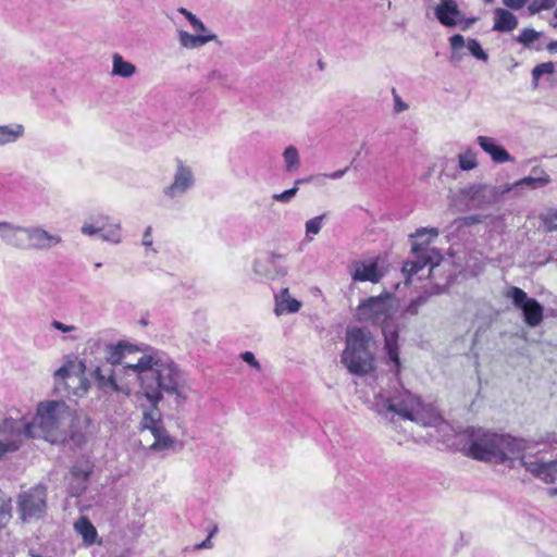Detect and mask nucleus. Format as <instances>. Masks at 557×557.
<instances>
[{"label":"nucleus","instance_id":"nucleus-3","mask_svg":"<svg viewBox=\"0 0 557 557\" xmlns=\"http://www.w3.org/2000/svg\"><path fill=\"white\" fill-rule=\"evenodd\" d=\"M462 451L481 461L506 462L520 458L521 444L508 434H498L482 428H468L460 434Z\"/></svg>","mask_w":557,"mask_h":557},{"label":"nucleus","instance_id":"nucleus-15","mask_svg":"<svg viewBox=\"0 0 557 557\" xmlns=\"http://www.w3.org/2000/svg\"><path fill=\"white\" fill-rule=\"evenodd\" d=\"M506 296L511 298L513 305L522 310L527 325L535 327L541 324L544 309L537 300L528 297L524 290L516 286L511 287Z\"/></svg>","mask_w":557,"mask_h":557},{"label":"nucleus","instance_id":"nucleus-6","mask_svg":"<svg viewBox=\"0 0 557 557\" xmlns=\"http://www.w3.org/2000/svg\"><path fill=\"white\" fill-rule=\"evenodd\" d=\"M376 342L372 334L362 327H351L346 333V347L342 362L355 375H366L374 370Z\"/></svg>","mask_w":557,"mask_h":557},{"label":"nucleus","instance_id":"nucleus-1","mask_svg":"<svg viewBox=\"0 0 557 557\" xmlns=\"http://www.w3.org/2000/svg\"><path fill=\"white\" fill-rule=\"evenodd\" d=\"M126 369H132L149 404H160L168 398L172 409L178 412L188 401L191 391L188 375L164 352L152 350L144 354Z\"/></svg>","mask_w":557,"mask_h":557},{"label":"nucleus","instance_id":"nucleus-11","mask_svg":"<svg viewBox=\"0 0 557 557\" xmlns=\"http://www.w3.org/2000/svg\"><path fill=\"white\" fill-rule=\"evenodd\" d=\"M47 508V490L37 485L18 495L17 510L23 521L39 519Z\"/></svg>","mask_w":557,"mask_h":557},{"label":"nucleus","instance_id":"nucleus-57","mask_svg":"<svg viewBox=\"0 0 557 557\" xmlns=\"http://www.w3.org/2000/svg\"><path fill=\"white\" fill-rule=\"evenodd\" d=\"M178 12L182 13L188 21H190V15H194L191 12H189L185 8H180Z\"/></svg>","mask_w":557,"mask_h":557},{"label":"nucleus","instance_id":"nucleus-55","mask_svg":"<svg viewBox=\"0 0 557 557\" xmlns=\"http://www.w3.org/2000/svg\"><path fill=\"white\" fill-rule=\"evenodd\" d=\"M475 21H476L475 17H471V18L463 17V22L458 25L461 27L462 30H467Z\"/></svg>","mask_w":557,"mask_h":557},{"label":"nucleus","instance_id":"nucleus-23","mask_svg":"<svg viewBox=\"0 0 557 557\" xmlns=\"http://www.w3.org/2000/svg\"><path fill=\"white\" fill-rule=\"evenodd\" d=\"M54 379L58 383L60 381H64L66 386H70L71 384H77V386H75L73 389L74 396H83L89 388V382L87 379L71 374V371L66 367H61L58 369L54 373Z\"/></svg>","mask_w":557,"mask_h":557},{"label":"nucleus","instance_id":"nucleus-8","mask_svg":"<svg viewBox=\"0 0 557 557\" xmlns=\"http://www.w3.org/2000/svg\"><path fill=\"white\" fill-rule=\"evenodd\" d=\"M71 420L69 406L62 400H51L40 403L37 407V413L27 420L32 429L29 435L32 438L44 437L47 441H55V432L65 428Z\"/></svg>","mask_w":557,"mask_h":557},{"label":"nucleus","instance_id":"nucleus-27","mask_svg":"<svg viewBox=\"0 0 557 557\" xmlns=\"http://www.w3.org/2000/svg\"><path fill=\"white\" fill-rule=\"evenodd\" d=\"M111 222L109 215L99 213L90 216L89 222H85L81 228V232L87 236H94L99 234L107 225Z\"/></svg>","mask_w":557,"mask_h":557},{"label":"nucleus","instance_id":"nucleus-45","mask_svg":"<svg viewBox=\"0 0 557 557\" xmlns=\"http://www.w3.org/2000/svg\"><path fill=\"white\" fill-rule=\"evenodd\" d=\"M141 244L147 249V252L149 250H151L153 253L157 252V250L154 248H152L153 240H152V227L151 226H148L145 230V232L143 234Z\"/></svg>","mask_w":557,"mask_h":557},{"label":"nucleus","instance_id":"nucleus-63","mask_svg":"<svg viewBox=\"0 0 557 557\" xmlns=\"http://www.w3.org/2000/svg\"><path fill=\"white\" fill-rule=\"evenodd\" d=\"M554 27H557V22L552 23Z\"/></svg>","mask_w":557,"mask_h":557},{"label":"nucleus","instance_id":"nucleus-29","mask_svg":"<svg viewBox=\"0 0 557 557\" xmlns=\"http://www.w3.org/2000/svg\"><path fill=\"white\" fill-rule=\"evenodd\" d=\"M480 145L496 163H504L512 160L510 154L503 147L497 145L496 141H480Z\"/></svg>","mask_w":557,"mask_h":557},{"label":"nucleus","instance_id":"nucleus-13","mask_svg":"<svg viewBox=\"0 0 557 557\" xmlns=\"http://www.w3.org/2000/svg\"><path fill=\"white\" fill-rule=\"evenodd\" d=\"M519 460L534 478L546 484H557V460H546L542 454H523Z\"/></svg>","mask_w":557,"mask_h":557},{"label":"nucleus","instance_id":"nucleus-24","mask_svg":"<svg viewBox=\"0 0 557 557\" xmlns=\"http://www.w3.org/2000/svg\"><path fill=\"white\" fill-rule=\"evenodd\" d=\"M493 30L499 33H510L518 26L517 16L509 10L497 8L494 10Z\"/></svg>","mask_w":557,"mask_h":557},{"label":"nucleus","instance_id":"nucleus-44","mask_svg":"<svg viewBox=\"0 0 557 557\" xmlns=\"http://www.w3.org/2000/svg\"><path fill=\"white\" fill-rule=\"evenodd\" d=\"M449 44L453 50V58L460 59V57L457 55V51L465 46V37L462 35L456 34L449 38Z\"/></svg>","mask_w":557,"mask_h":557},{"label":"nucleus","instance_id":"nucleus-35","mask_svg":"<svg viewBox=\"0 0 557 557\" xmlns=\"http://www.w3.org/2000/svg\"><path fill=\"white\" fill-rule=\"evenodd\" d=\"M98 235L104 242L119 244L121 242V224L119 222H110Z\"/></svg>","mask_w":557,"mask_h":557},{"label":"nucleus","instance_id":"nucleus-54","mask_svg":"<svg viewBox=\"0 0 557 557\" xmlns=\"http://www.w3.org/2000/svg\"><path fill=\"white\" fill-rule=\"evenodd\" d=\"M313 233V219L306 222V239L311 240V234Z\"/></svg>","mask_w":557,"mask_h":557},{"label":"nucleus","instance_id":"nucleus-60","mask_svg":"<svg viewBox=\"0 0 557 557\" xmlns=\"http://www.w3.org/2000/svg\"><path fill=\"white\" fill-rule=\"evenodd\" d=\"M323 216H319V218L315 216V228H314L315 234L319 233V220H321Z\"/></svg>","mask_w":557,"mask_h":557},{"label":"nucleus","instance_id":"nucleus-58","mask_svg":"<svg viewBox=\"0 0 557 557\" xmlns=\"http://www.w3.org/2000/svg\"><path fill=\"white\" fill-rule=\"evenodd\" d=\"M344 173H345V170H341V171H336V172H334V173H333V174H331L330 176H331L332 178H339V177H342V176L344 175Z\"/></svg>","mask_w":557,"mask_h":557},{"label":"nucleus","instance_id":"nucleus-30","mask_svg":"<svg viewBox=\"0 0 557 557\" xmlns=\"http://www.w3.org/2000/svg\"><path fill=\"white\" fill-rule=\"evenodd\" d=\"M215 35H191L186 30L180 32V41L183 47L193 49L213 40Z\"/></svg>","mask_w":557,"mask_h":557},{"label":"nucleus","instance_id":"nucleus-31","mask_svg":"<svg viewBox=\"0 0 557 557\" xmlns=\"http://www.w3.org/2000/svg\"><path fill=\"white\" fill-rule=\"evenodd\" d=\"M109 346V342L101 337H92L87 341L85 351L91 356H95V359H99L102 361L106 350Z\"/></svg>","mask_w":557,"mask_h":557},{"label":"nucleus","instance_id":"nucleus-38","mask_svg":"<svg viewBox=\"0 0 557 557\" xmlns=\"http://www.w3.org/2000/svg\"><path fill=\"white\" fill-rule=\"evenodd\" d=\"M458 161L459 168L463 171L473 170L478 165L476 153L471 150L460 153L458 156Z\"/></svg>","mask_w":557,"mask_h":557},{"label":"nucleus","instance_id":"nucleus-43","mask_svg":"<svg viewBox=\"0 0 557 557\" xmlns=\"http://www.w3.org/2000/svg\"><path fill=\"white\" fill-rule=\"evenodd\" d=\"M393 95V101H394V113L399 114L401 112H405L409 109V104L406 103L401 97L398 95L395 88L392 89Z\"/></svg>","mask_w":557,"mask_h":557},{"label":"nucleus","instance_id":"nucleus-40","mask_svg":"<svg viewBox=\"0 0 557 557\" xmlns=\"http://www.w3.org/2000/svg\"><path fill=\"white\" fill-rule=\"evenodd\" d=\"M557 3V0H533L528 7L529 15H535L541 11H547L553 9Z\"/></svg>","mask_w":557,"mask_h":557},{"label":"nucleus","instance_id":"nucleus-28","mask_svg":"<svg viewBox=\"0 0 557 557\" xmlns=\"http://www.w3.org/2000/svg\"><path fill=\"white\" fill-rule=\"evenodd\" d=\"M76 532L83 537L86 545L95 543L97 537V530L94 524L86 517H81L74 524Z\"/></svg>","mask_w":557,"mask_h":557},{"label":"nucleus","instance_id":"nucleus-4","mask_svg":"<svg viewBox=\"0 0 557 557\" xmlns=\"http://www.w3.org/2000/svg\"><path fill=\"white\" fill-rule=\"evenodd\" d=\"M398 310L399 301L388 293L369 297L357 308L359 321L381 326L387 356L396 368L400 366L397 344L398 324L396 323Z\"/></svg>","mask_w":557,"mask_h":557},{"label":"nucleus","instance_id":"nucleus-52","mask_svg":"<svg viewBox=\"0 0 557 557\" xmlns=\"http://www.w3.org/2000/svg\"><path fill=\"white\" fill-rule=\"evenodd\" d=\"M213 547V543H212V540L210 537L207 536V539L205 541H202L201 543H198L194 546V548L196 550H199V549H210Z\"/></svg>","mask_w":557,"mask_h":557},{"label":"nucleus","instance_id":"nucleus-9","mask_svg":"<svg viewBox=\"0 0 557 557\" xmlns=\"http://www.w3.org/2000/svg\"><path fill=\"white\" fill-rule=\"evenodd\" d=\"M505 196L503 186L474 184L458 190H450L449 207L458 212L479 210L494 205Z\"/></svg>","mask_w":557,"mask_h":557},{"label":"nucleus","instance_id":"nucleus-25","mask_svg":"<svg viewBox=\"0 0 557 557\" xmlns=\"http://www.w3.org/2000/svg\"><path fill=\"white\" fill-rule=\"evenodd\" d=\"M150 408L143 412V419L140 422L141 431L153 432L154 429H159L162 425L161 412L159 409L160 404H149Z\"/></svg>","mask_w":557,"mask_h":557},{"label":"nucleus","instance_id":"nucleus-34","mask_svg":"<svg viewBox=\"0 0 557 557\" xmlns=\"http://www.w3.org/2000/svg\"><path fill=\"white\" fill-rule=\"evenodd\" d=\"M112 73L121 77H129L135 73V66L125 62L123 58L116 53L113 55Z\"/></svg>","mask_w":557,"mask_h":557},{"label":"nucleus","instance_id":"nucleus-32","mask_svg":"<svg viewBox=\"0 0 557 557\" xmlns=\"http://www.w3.org/2000/svg\"><path fill=\"white\" fill-rule=\"evenodd\" d=\"M542 33L533 28H523L520 34L515 38L517 42L522 45L524 48H535L540 50L541 47H535L534 44L541 38Z\"/></svg>","mask_w":557,"mask_h":557},{"label":"nucleus","instance_id":"nucleus-2","mask_svg":"<svg viewBox=\"0 0 557 557\" xmlns=\"http://www.w3.org/2000/svg\"><path fill=\"white\" fill-rule=\"evenodd\" d=\"M372 409L382 419L392 423L409 420L423 426H436L442 422V416L433 405L422 404L420 398L408 389L397 391L393 395L377 393Z\"/></svg>","mask_w":557,"mask_h":557},{"label":"nucleus","instance_id":"nucleus-14","mask_svg":"<svg viewBox=\"0 0 557 557\" xmlns=\"http://www.w3.org/2000/svg\"><path fill=\"white\" fill-rule=\"evenodd\" d=\"M195 184L196 178L191 168L177 160L173 180L169 186L163 188V196L171 201H177L189 193Z\"/></svg>","mask_w":557,"mask_h":557},{"label":"nucleus","instance_id":"nucleus-18","mask_svg":"<svg viewBox=\"0 0 557 557\" xmlns=\"http://www.w3.org/2000/svg\"><path fill=\"white\" fill-rule=\"evenodd\" d=\"M433 11L437 21L445 27H455L463 22V14L455 0H440Z\"/></svg>","mask_w":557,"mask_h":557},{"label":"nucleus","instance_id":"nucleus-17","mask_svg":"<svg viewBox=\"0 0 557 557\" xmlns=\"http://www.w3.org/2000/svg\"><path fill=\"white\" fill-rule=\"evenodd\" d=\"M140 350L141 349L137 345L125 341H120L116 344L109 343L104 357L100 363L110 364L113 368H121L122 366L128 364L127 362H124V359L128 355Z\"/></svg>","mask_w":557,"mask_h":557},{"label":"nucleus","instance_id":"nucleus-21","mask_svg":"<svg viewBox=\"0 0 557 557\" xmlns=\"http://www.w3.org/2000/svg\"><path fill=\"white\" fill-rule=\"evenodd\" d=\"M61 243L57 234L48 233L40 227H28V249L45 250Z\"/></svg>","mask_w":557,"mask_h":557},{"label":"nucleus","instance_id":"nucleus-20","mask_svg":"<svg viewBox=\"0 0 557 557\" xmlns=\"http://www.w3.org/2000/svg\"><path fill=\"white\" fill-rule=\"evenodd\" d=\"M0 237L9 246L28 249V228L0 222Z\"/></svg>","mask_w":557,"mask_h":557},{"label":"nucleus","instance_id":"nucleus-53","mask_svg":"<svg viewBox=\"0 0 557 557\" xmlns=\"http://www.w3.org/2000/svg\"><path fill=\"white\" fill-rule=\"evenodd\" d=\"M482 220H483L482 215H479V214H476V215H470V216H466V218L463 219V223H465L466 225H472V224L481 223V222H482Z\"/></svg>","mask_w":557,"mask_h":557},{"label":"nucleus","instance_id":"nucleus-56","mask_svg":"<svg viewBox=\"0 0 557 557\" xmlns=\"http://www.w3.org/2000/svg\"><path fill=\"white\" fill-rule=\"evenodd\" d=\"M546 49L552 53L557 52V40L549 42Z\"/></svg>","mask_w":557,"mask_h":557},{"label":"nucleus","instance_id":"nucleus-37","mask_svg":"<svg viewBox=\"0 0 557 557\" xmlns=\"http://www.w3.org/2000/svg\"><path fill=\"white\" fill-rule=\"evenodd\" d=\"M285 166L288 172H293L298 169L299 157L298 151L294 146H289L285 149L284 153Z\"/></svg>","mask_w":557,"mask_h":557},{"label":"nucleus","instance_id":"nucleus-64","mask_svg":"<svg viewBox=\"0 0 557 557\" xmlns=\"http://www.w3.org/2000/svg\"><path fill=\"white\" fill-rule=\"evenodd\" d=\"M484 1L487 2V3H491L493 0H484Z\"/></svg>","mask_w":557,"mask_h":557},{"label":"nucleus","instance_id":"nucleus-59","mask_svg":"<svg viewBox=\"0 0 557 557\" xmlns=\"http://www.w3.org/2000/svg\"><path fill=\"white\" fill-rule=\"evenodd\" d=\"M216 532H218V525H213L211 531L208 534V537H210L212 540V537L216 534Z\"/></svg>","mask_w":557,"mask_h":557},{"label":"nucleus","instance_id":"nucleus-47","mask_svg":"<svg viewBox=\"0 0 557 557\" xmlns=\"http://www.w3.org/2000/svg\"><path fill=\"white\" fill-rule=\"evenodd\" d=\"M425 302V298L423 297H419L414 300H412L409 306L407 307L406 311L411 314V315H414L419 312V308Z\"/></svg>","mask_w":557,"mask_h":557},{"label":"nucleus","instance_id":"nucleus-51","mask_svg":"<svg viewBox=\"0 0 557 557\" xmlns=\"http://www.w3.org/2000/svg\"><path fill=\"white\" fill-rule=\"evenodd\" d=\"M189 23L191 24L193 28L197 32V33H203L206 32V27L203 25V23L196 17V15H190V21Z\"/></svg>","mask_w":557,"mask_h":557},{"label":"nucleus","instance_id":"nucleus-33","mask_svg":"<svg viewBox=\"0 0 557 557\" xmlns=\"http://www.w3.org/2000/svg\"><path fill=\"white\" fill-rule=\"evenodd\" d=\"M12 518V499L0 490V531Z\"/></svg>","mask_w":557,"mask_h":557},{"label":"nucleus","instance_id":"nucleus-12","mask_svg":"<svg viewBox=\"0 0 557 557\" xmlns=\"http://www.w3.org/2000/svg\"><path fill=\"white\" fill-rule=\"evenodd\" d=\"M252 272L259 278L275 280L282 277L287 273L285 258L280 253L262 251L252 262Z\"/></svg>","mask_w":557,"mask_h":557},{"label":"nucleus","instance_id":"nucleus-50","mask_svg":"<svg viewBox=\"0 0 557 557\" xmlns=\"http://www.w3.org/2000/svg\"><path fill=\"white\" fill-rule=\"evenodd\" d=\"M505 7L511 10H520L528 4V0H503Z\"/></svg>","mask_w":557,"mask_h":557},{"label":"nucleus","instance_id":"nucleus-7","mask_svg":"<svg viewBox=\"0 0 557 557\" xmlns=\"http://www.w3.org/2000/svg\"><path fill=\"white\" fill-rule=\"evenodd\" d=\"M438 236L437 228H420L414 235H411V251L413 259L405 262L403 273L406 281L411 280L413 275L419 278L428 277L442 260L441 253L430 247L433 239Z\"/></svg>","mask_w":557,"mask_h":557},{"label":"nucleus","instance_id":"nucleus-62","mask_svg":"<svg viewBox=\"0 0 557 557\" xmlns=\"http://www.w3.org/2000/svg\"><path fill=\"white\" fill-rule=\"evenodd\" d=\"M476 139L483 140V139H488V138L484 137V136H479Z\"/></svg>","mask_w":557,"mask_h":557},{"label":"nucleus","instance_id":"nucleus-42","mask_svg":"<svg viewBox=\"0 0 557 557\" xmlns=\"http://www.w3.org/2000/svg\"><path fill=\"white\" fill-rule=\"evenodd\" d=\"M23 126L15 125L14 127L0 126V139L17 138L23 135Z\"/></svg>","mask_w":557,"mask_h":557},{"label":"nucleus","instance_id":"nucleus-49","mask_svg":"<svg viewBox=\"0 0 557 557\" xmlns=\"http://www.w3.org/2000/svg\"><path fill=\"white\" fill-rule=\"evenodd\" d=\"M545 225L548 231H557V213L549 212L544 219Z\"/></svg>","mask_w":557,"mask_h":557},{"label":"nucleus","instance_id":"nucleus-19","mask_svg":"<svg viewBox=\"0 0 557 557\" xmlns=\"http://www.w3.org/2000/svg\"><path fill=\"white\" fill-rule=\"evenodd\" d=\"M354 281L377 283L383 276L377 261H355L349 265Z\"/></svg>","mask_w":557,"mask_h":557},{"label":"nucleus","instance_id":"nucleus-46","mask_svg":"<svg viewBox=\"0 0 557 557\" xmlns=\"http://www.w3.org/2000/svg\"><path fill=\"white\" fill-rule=\"evenodd\" d=\"M240 358L244 362L248 363L250 367H252L256 370L261 369L260 362L256 359L253 352L251 351H245L240 354Z\"/></svg>","mask_w":557,"mask_h":557},{"label":"nucleus","instance_id":"nucleus-39","mask_svg":"<svg viewBox=\"0 0 557 557\" xmlns=\"http://www.w3.org/2000/svg\"><path fill=\"white\" fill-rule=\"evenodd\" d=\"M555 71V64L553 62H544L536 65L532 71L533 86L534 88L539 85V79L545 74H552Z\"/></svg>","mask_w":557,"mask_h":557},{"label":"nucleus","instance_id":"nucleus-22","mask_svg":"<svg viewBox=\"0 0 557 557\" xmlns=\"http://www.w3.org/2000/svg\"><path fill=\"white\" fill-rule=\"evenodd\" d=\"M274 314L276 317L296 313L302 306L299 300L289 294V289L287 287L282 288L274 295Z\"/></svg>","mask_w":557,"mask_h":557},{"label":"nucleus","instance_id":"nucleus-5","mask_svg":"<svg viewBox=\"0 0 557 557\" xmlns=\"http://www.w3.org/2000/svg\"><path fill=\"white\" fill-rule=\"evenodd\" d=\"M127 366L113 368L110 364L99 363L90 372L95 385L104 396L108 411L121 413L123 405L131 396L132 388L125 377L132 374V369H126Z\"/></svg>","mask_w":557,"mask_h":557},{"label":"nucleus","instance_id":"nucleus-36","mask_svg":"<svg viewBox=\"0 0 557 557\" xmlns=\"http://www.w3.org/2000/svg\"><path fill=\"white\" fill-rule=\"evenodd\" d=\"M308 182V180H297L295 181V184L292 188L286 189L280 194H274L272 196L273 200L282 202V203H288L292 201V199L297 195L299 190V185Z\"/></svg>","mask_w":557,"mask_h":557},{"label":"nucleus","instance_id":"nucleus-48","mask_svg":"<svg viewBox=\"0 0 557 557\" xmlns=\"http://www.w3.org/2000/svg\"><path fill=\"white\" fill-rule=\"evenodd\" d=\"M51 327H53L62 333H71V332H74L77 330V327L75 325H67L58 320H53L51 322Z\"/></svg>","mask_w":557,"mask_h":557},{"label":"nucleus","instance_id":"nucleus-61","mask_svg":"<svg viewBox=\"0 0 557 557\" xmlns=\"http://www.w3.org/2000/svg\"><path fill=\"white\" fill-rule=\"evenodd\" d=\"M321 177H323V178L326 177V174L315 176V180L318 178L320 181Z\"/></svg>","mask_w":557,"mask_h":557},{"label":"nucleus","instance_id":"nucleus-41","mask_svg":"<svg viewBox=\"0 0 557 557\" xmlns=\"http://www.w3.org/2000/svg\"><path fill=\"white\" fill-rule=\"evenodd\" d=\"M467 48L469 52L478 60L486 61L487 53L482 49L480 42L476 39H468Z\"/></svg>","mask_w":557,"mask_h":557},{"label":"nucleus","instance_id":"nucleus-16","mask_svg":"<svg viewBox=\"0 0 557 557\" xmlns=\"http://www.w3.org/2000/svg\"><path fill=\"white\" fill-rule=\"evenodd\" d=\"M549 183L550 177L545 171H537L536 169H533L532 175L523 177L515 183L505 184L503 186V190L505 195L512 191L516 196H520L525 189H539Z\"/></svg>","mask_w":557,"mask_h":557},{"label":"nucleus","instance_id":"nucleus-10","mask_svg":"<svg viewBox=\"0 0 557 557\" xmlns=\"http://www.w3.org/2000/svg\"><path fill=\"white\" fill-rule=\"evenodd\" d=\"M27 420L5 418L0 422V459L20 449L26 438H32Z\"/></svg>","mask_w":557,"mask_h":557},{"label":"nucleus","instance_id":"nucleus-26","mask_svg":"<svg viewBox=\"0 0 557 557\" xmlns=\"http://www.w3.org/2000/svg\"><path fill=\"white\" fill-rule=\"evenodd\" d=\"M151 435L154 438V442L149 447L151 450L161 451L171 449L175 445V440L164 429L163 424L159 429H154Z\"/></svg>","mask_w":557,"mask_h":557}]
</instances>
